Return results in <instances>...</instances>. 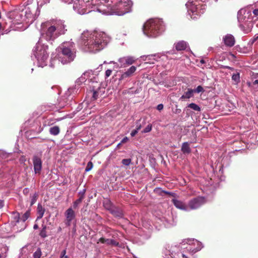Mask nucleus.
<instances>
[{"label": "nucleus", "mask_w": 258, "mask_h": 258, "mask_svg": "<svg viewBox=\"0 0 258 258\" xmlns=\"http://www.w3.org/2000/svg\"><path fill=\"white\" fill-rule=\"evenodd\" d=\"M41 37L47 41H53L65 33L64 25L61 23L46 22L41 24Z\"/></svg>", "instance_id": "f257e3e1"}, {"label": "nucleus", "mask_w": 258, "mask_h": 258, "mask_svg": "<svg viewBox=\"0 0 258 258\" xmlns=\"http://www.w3.org/2000/svg\"><path fill=\"white\" fill-rule=\"evenodd\" d=\"M59 61L62 64H68L74 60L76 57L77 49L74 42H63L57 48Z\"/></svg>", "instance_id": "f03ea898"}, {"label": "nucleus", "mask_w": 258, "mask_h": 258, "mask_svg": "<svg viewBox=\"0 0 258 258\" xmlns=\"http://www.w3.org/2000/svg\"><path fill=\"white\" fill-rule=\"evenodd\" d=\"M165 30L163 22L159 19L147 21L143 26L144 34L148 37L155 38L160 35Z\"/></svg>", "instance_id": "7ed1b4c3"}, {"label": "nucleus", "mask_w": 258, "mask_h": 258, "mask_svg": "<svg viewBox=\"0 0 258 258\" xmlns=\"http://www.w3.org/2000/svg\"><path fill=\"white\" fill-rule=\"evenodd\" d=\"M253 17L252 16V9L250 8L241 9L237 13V19L241 29L248 33L252 27Z\"/></svg>", "instance_id": "20e7f679"}, {"label": "nucleus", "mask_w": 258, "mask_h": 258, "mask_svg": "<svg viewBox=\"0 0 258 258\" xmlns=\"http://www.w3.org/2000/svg\"><path fill=\"white\" fill-rule=\"evenodd\" d=\"M83 49L85 51L96 52L103 48L105 42L100 34L94 33L83 41Z\"/></svg>", "instance_id": "39448f33"}, {"label": "nucleus", "mask_w": 258, "mask_h": 258, "mask_svg": "<svg viewBox=\"0 0 258 258\" xmlns=\"http://www.w3.org/2000/svg\"><path fill=\"white\" fill-rule=\"evenodd\" d=\"M132 5L130 0H114V15L122 16L130 12Z\"/></svg>", "instance_id": "423d86ee"}, {"label": "nucleus", "mask_w": 258, "mask_h": 258, "mask_svg": "<svg viewBox=\"0 0 258 258\" xmlns=\"http://www.w3.org/2000/svg\"><path fill=\"white\" fill-rule=\"evenodd\" d=\"M187 13L192 19H196L204 13L205 6H202L197 2H187L185 5Z\"/></svg>", "instance_id": "0eeeda50"}, {"label": "nucleus", "mask_w": 258, "mask_h": 258, "mask_svg": "<svg viewBox=\"0 0 258 258\" xmlns=\"http://www.w3.org/2000/svg\"><path fill=\"white\" fill-rule=\"evenodd\" d=\"M48 46L38 44L34 49V54L39 61L45 62L48 58L49 53L47 52Z\"/></svg>", "instance_id": "6e6552de"}, {"label": "nucleus", "mask_w": 258, "mask_h": 258, "mask_svg": "<svg viewBox=\"0 0 258 258\" xmlns=\"http://www.w3.org/2000/svg\"><path fill=\"white\" fill-rule=\"evenodd\" d=\"M183 242H185L188 244V246L185 248L189 251L191 253H195L198 251H200L203 246L202 244L196 239H186Z\"/></svg>", "instance_id": "1a4fd4ad"}, {"label": "nucleus", "mask_w": 258, "mask_h": 258, "mask_svg": "<svg viewBox=\"0 0 258 258\" xmlns=\"http://www.w3.org/2000/svg\"><path fill=\"white\" fill-rule=\"evenodd\" d=\"M205 202L204 197H198L190 200L187 206L189 210H195L204 205Z\"/></svg>", "instance_id": "9d476101"}, {"label": "nucleus", "mask_w": 258, "mask_h": 258, "mask_svg": "<svg viewBox=\"0 0 258 258\" xmlns=\"http://www.w3.org/2000/svg\"><path fill=\"white\" fill-rule=\"evenodd\" d=\"M34 171L35 174H40L42 168L41 155H34L32 158Z\"/></svg>", "instance_id": "9b49d317"}, {"label": "nucleus", "mask_w": 258, "mask_h": 258, "mask_svg": "<svg viewBox=\"0 0 258 258\" xmlns=\"http://www.w3.org/2000/svg\"><path fill=\"white\" fill-rule=\"evenodd\" d=\"M119 234H120L117 231L114 230V247L119 248L120 252H123L125 248H127L126 243L122 241V240L118 238Z\"/></svg>", "instance_id": "f8f14e48"}, {"label": "nucleus", "mask_w": 258, "mask_h": 258, "mask_svg": "<svg viewBox=\"0 0 258 258\" xmlns=\"http://www.w3.org/2000/svg\"><path fill=\"white\" fill-rule=\"evenodd\" d=\"M118 61L120 63V66L114 62V68L124 67L125 64L131 65L135 62V59L132 56H127L120 58Z\"/></svg>", "instance_id": "ddd939ff"}, {"label": "nucleus", "mask_w": 258, "mask_h": 258, "mask_svg": "<svg viewBox=\"0 0 258 258\" xmlns=\"http://www.w3.org/2000/svg\"><path fill=\"white\" fill-rule=\"evenodd\" d=\"M141 58L145 61H147V63L150 64H153L155 61H157L160 58V55L159 53L143 55L141 56Z\"/></svg>", "instance_id": "4468645a"}, {"label": "nucleus", "mask_w": 258, "mask_h": 258, "mask_svg": "<svg viewBox=\"0 0 258 258\" xmlns=\"http://www.w3.org/2000/svg\"><path fill=\"white\" fill-rule=\"evenodd\" d=\"M64 215L66 217V224L69 226L71 225V222L76 217L75 212L72 208H70L66 211Z\"/></svg>", "instance_id": "2eb2a0df"}, {"label": "nucleus", "mask_w": 258, "mask_h": 258, "mask_svg": "<svg viewBox=\"0 0 258 258\" xmlns=\"http://www.w3.org/2000/svg\"><path fill=\"white\" fill-rule=\"evenodd\" d=\"M104 92L105 89L100 87L97 88L96 90L93 89L92 90H90V93L92 94L91 101H95L98 98L101 97Z\"/></svg>", "instance_id": "dca6fc26"}, {"label": "nucleus", "mask_w": 258, "mask_h": 258, "mask_svg": "<svg viewBox=\"0 0 258 258\" xmlns=\"http://www.w3.org/2000/svg\"><path fill=\"white\" fill-rule=\"evenodd\" d=\"M223 41L225 45L229 47L233 46L235 42L234 36L230 34H227L223 37Z\"/></svg>", "instance_id": "f3484780"}, {"label": "nucleus", "mask_w": 258, "mask_h": 258, "mask_svg": "<svg viewBox=\"0 0 258 258\" xmlns=\"http://www.w3.org/2000/svg\"><path fill=\"white\" fill-rule=\"evenodd\" d=\"M172 202L176 208L184 211L189 210L188 206L185 205L182 201L173 199Z\"/></svg>", "instance_id": "a211bd4d"}, {"label": "nucleus", "mask_w": 258, "mask_h": 258, "mask_svg": "<svg viewBox=\"0 0 258 258\" xmlns=\"http://www.w3.org/2000/svg\"><path fill=\"white\" fill-rule=\"evenodd\" d=\"M137 70V68L135 66L131 67L126 71L122 74L119 80H123L125 78H129L133 76L134 73Z\"/></svg>", "instance_id": "6ab92c4d"}, {"label": "nucleus", "mask_w": 258, "mask_h": 258, "mask_svg": "<svg viewBox=\"0 0 258 258\" xmlns=\"http://www.w3.org/2000/svg\"><path fill=\"white\" fill-rule=\"evenodd\" d=\"M83 3L82 4H80L78 3H76L73 5V8L75 10H76L78 13L81 15H83L85 13H87V10L86 8H83Z\"/></svg>", "instance_id": "aec40b11"}, {"label": "nucleus", "mask_w": 258, "mask_h": 258, "mask_svg": "<svg viewBox=\"0 0 258 258\" xmlns=\"http://www.w3.org/2000/svg\"><path fill=\"white\" fill-rule=\"evenodd\" d=\"M175 248H177L176 246H172L171 247V249H169V253L168 254L170 255L173 258H180V256H181L182 257H186L185 255L181 252H175L174 249Z\"/></svg>", "instance_id": "412c9836"}, {"label": "nucleus", "mask_w": 258, "mask_h": 258, "mask_svg": "<svg viewBox=\"0 0 258 258\" xmlns=\"http://www.w3.org/2000/svg\"><path fill=\"white\" fill-rule=\"evenodd\" d=\"M176 49L178 51H181L185 50L187 47V43L184 41H180L174 44Z\"/></svg>", "instance_id": "4be33fe9"}, {"label": "nucleus", "mask_w": 258, "mask_h": 258, "mask_svg": "<svg viewBox=\"0 0 258 258\" xmlns=\"http://www.w3.org/2000/svg\"><path fill=\"white\" fill-rule=\"evenodd\" d=\"M103 206L107 210H108L111 214H113V206L111 201L108 199H105L103 200Z\"/></svg>", "instance_id": "5701e85b"}, {"label": "nucleus", "mask_w": 258, "mask_h": 258, "mask_svg": "<svg viewBox=\"0 0 258 258\" xmlns=\"http://www.w3.org/2000/svg\"><path fill=\"white\" fill-rule=\"evenodd\" d=\"M258 39V34H256L252 38H251L247 43V50L244 52H248L252 51V44Z\"/></svg>", "instance_id": "b1692460"}, {"label": "nucleus", "mask_w": 258, "mask_h": 258, "mask_svg": "<svg viewBox=\"0 0 258 258\" xmlns=\"http://www.w3.org/2000/svg\"><path fill=\"white\" fill-rule=\"evenodd\" d=\"M104 8H100L98 9L99 11H101L103 13L107 15H112L113 14V7L109 5L108 6H103Z\"/></svg>", "instance_id": "393cba45"}, {"label": "nucleus", "mask_w": 258, "mask_h": 258, "mask_svg": "<svg viewBox=\"0 0 258 258\" xmlns=\"http://www.w3.org/2000/svg\"><path fill=\"white\" fill-rule=\"evenodd\" d=\"M194 91L193 89L188 88L186 92H184V93L180 97V100H184L185 99H189L193 97L194 96Z\"/></svg>", "instance_id": "a878e982"}, {"label": "nucleus", "mask_w": 258, "mask_h": 258, "mask_svg": "<svg viewBox=\"0 0 258 258\" xmlns=\"http://www.w3.org/2000/svg\"><path fill=\"white\" fill-rule=\"evenodd\" d=\"M181 151L184 154H189L191 152V149L188 142H184L181 146Z\"/></svg>", "instance_id": "bb28decb"}, {"label": "nucleus", "mask_w": 258, "mask_h": 258, "mask_svg": "<svg viewBox=\"0 0 258 258\" xmlns=\"http://www.w3.org/2000/svg\"><path fill=\"white\" fill-rule=\"evenodd\" d=\"M45 212V209L43 208L41 205L38 204L37 206V213L38 216L37 217V219H41L44 215Z\"/></svg>", "instance_id": "cd10ccee"}, {"label": "nucleus", "mask_w": 258, "mask_h": 258, "mask_svg": "<svg viewBox=\"0 0 258 258\" xmlns=\"http://www.w3.org/2000/svg\"><path fill=\"white\" fill-rule=\"evenodd\" d=\"M50 133L54 136L57 135L60 132L59 127L58 126H54L50 128Z\"/></svg>", "instance_id": "c85d7f7f"}, {"label": "nucleus", "mask_w": 258, "mask_h": 258, "mask_svg": "<svg viewBox=\"0 0 258 258\" xmlns=\"http://www.w3.org/2000/svg\"><path fill=\"white\" fill-rule=\"evenodd\" d=\"M187 107L195 110V111H201V107L197 104L194 103H191L187 105Z\"/></svg>", "instance_id": "c756f323"}, {"label": "nucleus", "mask_w": 258, "mask_h": 258, "mask_svg": "<svg viewBox=\"0 0 258 258\" xmlns=\"http://www.w3.org/2000/svg\"><path fill=\"white\" fill-rule=\"evenodd\" d=\"M123 216L122 212L121 210L115 209L114 208V217H118V218H121Z\"/></svg>", "instance_id": "7c9ffc66"}, {"label": "nucleus", "mask_w": 258, "mask_h": 258, "mask_svg": "<svg viewBox=\"0 0 258 258\" xmlns=\"http://www.w3.org/2000/svg\"><path fill=\"white\" fill-rule=\"evenodd\" d=\"M30 213L29 211H26L21 217H20L21 221L24 222H25L30 216Z\"/></svg>", "instance_id": "2f4dec72"}, {"label": "nucleus", "mask_w": 258, "mask_h": 258, "mask_svg": "<svg viewBox=\"0 0 258 258\" xmlns=\"http://www.w3.org/2000/svg\"><path fill=\"white\" fill-rule=\"evenodd\" d=\"M42 229L41 230L39 235L41 237L45 238L47 236L46 231V226L45 225H42Z\"/></svg>", "instance_id": "473e14b6"}, {"label": "nucleus", "mask_w": 258, "mask_h": 258, "mask_svg": "<svg viewBox=\"0 0 258 258\" xmlns=\"http://www.w3.org/2000/svg\"><path fill=\"white\" fill-rule=\"evenodd\" d=\"M232 79L236 83L240 81V75L239 73L234 74L232 76Z\"/></svg>", "instance_id": "72a5a7b5"}, {"label": "nucleus", "mask_w": 258, "mask_h": 258, "mask_svg": "<svg viewBox=\"0 0 258 258\" xmlns=\"http://www.w3.org/2000/svg\"><path fill=\"white\" fill-rule=\"evenodd\" d=\"M42 253L41 249L40 248H38L36 251L33 254L34 258H40L41 256Z\"/></svg>", "instance_id": "f704fd0d"}, {"label": "nucleus", "mask_w": 258, "mask_h": 258, "mask_svg": "<svg viewBox=\"0 0 258 258\" xmlns=\"http://www.w3.org/2000/svg\"><path fill=\"white\" fill-rule=\"evenodd\" d=\"M86 190L83 189L82 191H81L78 194L79 199L78 200H80L81 202H82L83 200L85 198V194Z\"/></svg>", "instance_id": "c9c22d12"}, {"label": "nucleus", "mask_w": 258, "mask_h": 258, "mask_svg": "<svg viewBox=\"0 0 258 258\" xmlns=\"http://www.w3.org/2000/svg\"><path fill=\"white\" fill-rule=\"evenodd\" d=\"M152 129V125L149 124L142 131V133H147L150 132Z\"/></svg>", "instance_id": "e433bc0d"}, {"label": "nucleus", "mask_w": 258, "mask_h": 258, "mask_svg": "<svg viewBox=\"0 0 258 258\" xmlns=\"http://www.w3.org/2000/svg\"><path fill=\"white\" fill-rule=\"evenodd\" d=\"M38 197V195L37 193H35L32 196L31 201V206H32L35 203Z\"/></svg>", "instance_id": "4c0bfd02"}, {"label": "nucleus", "mask_w": 258, "mask_h": 258, "mask_svg": "<svg viewBox=\"0 0 258 258\" xmlns=\"http://www.w3.org/2000/svg\"><path fill=\"white\" fill-rule=\"evenodd\" d=\"M93 164L92 162L91 161H89L87 165V166L85 169V171L88 172V171L91 170L92 169V168H93Z\"/></svg>", "instance_id": "58836bf2"}, {"label": "nucleus", "mask_w": 258, "mask_h": 258, "mask_svg": "<svg viewBox=\"0 0 258 258\" xmlns=\"http://www.w3.org/2000/svg\"><path fill=\"white\" fill-rule=\"evenodd\" d=\"M91 4L93 6H95L97 5H98V3H97V1H99V0H91ZM90 0H83V3H89Z\"/></svg>", "instance_id": "ea45409f"}, {"label": "nucleus", "mask_w": 258, "mask_h": 258, "mask_svg": "<svg viewBox=\"0 0 258 258\" xmlns=\"http://www.w3.org/2000/svg\"><path fill=\"white\" fill-rule=\"evenodd\" d=\"M193 91L194 93L196 92L197 93H199L203 92L204 90L201 86H198L196 89H193Z\"/></svg>", "instance_id": "a19ab883"}, {"label": "nucleus", "mask_w": 258, "mask_h": 258, "mask_svg": "<svg viewBox=\"0 0 258 258\" xmlns=\"http://www.w3.org/2000/svg\"><path fill=\"white\" fill-rule=\"evenodd\" d=\"M131 163V159H124L122 160V163L126 166L129 165Z\"/></svg>", "instance_id": "79ce46f5"}, {"label": "nucleus", "mask_w": 258, "mask_h": 258, "mask_svg": "<svg viewBox=\"0 0 258 258\" xmlns=\"http://www.w3.org/2000/svg\"><path fill=\"white\" fill-rule=\"evenodd\" d=\"M14 214L15 215L14 219L16 220V222H19L20 221H21V218L19 213H16Z\"/></svg>", "instance_id": "37998d69"}, {"label": "nucleus", "mask_w": 258, "mask_h": 258, "mask_svg": "<svg viewBox=\"0 0 258 258\" xmlns=\"http://www.w3.org/2000/svg\"><path fill=\"white\" fill-rule=\"evenodd\" d=\"M82 202L77 199L76 201H75L73 203V207L74 209H76L78 207V206L79 205V204H80Z\"/></svg>", "instance_id": "c03bdc74"}, {"label": "nucleus", "mask_w": 258, "mask_h": 258, "mask_svg": "<svg viewBox=\"0 0 258 258\" xmlns=\"http://www.w3.org/2000/svg\"><path fill=\"white\" fill-rule=\"evenodd\" d=\"M66 249L63 250L60 253V258H68L67 255H66Z\"/></svg>", "instance_id": "a18cd8bd"}, {"label": "nucleus", "mask_w": 258, "mask_h": 258, "mask_svg": "<svg viewBox=\"0 0 258 258\" xmlns=\"http://www.w3.org/2000/svg\"><path fill=\"white\" fill-rule=\"evenodd\" d=\"M139 121H140L138 120L136 123V128L135 130H137L138 132L141 128V127H142V126H141V124L140 123Z\"/></svg>", "instance_id": "49530a36"}, {"label": "nucleus", "mask_w": 258, "mask_h": 258, "mask_svg": "<svg viewBox=\"0 0 258 258\" xmlns=\"http://www.w3.org/2000/svg\"><path fill=\"white\" fill-rule=\"evenodd\" d=\"M163 192L164 193H165V194L169 195L172 197H175L176 195L175 193L172 192H169V191H165V190H163Z\"/></svg>", "instance_id": "de8ad7c7"}, {"label": "nucleus", "mask_w": 258, "mask_h": 258, "mask_svg": "<svg viewBox=\"0 0 258 258\" xmlns=\"http://www.w3.org/2000/svg\"><path fill=\"white\" fill-rule=\"evenodd\" d=\"M252 13H253L254 16L258 17V9L252 10Z\"/></svg>", "instance_id": "09e8293b"}, {"label": "nucleus", "mask_w": 258, "mask_h": 258, "mask_svg": "<svg viewBox=\"0 0 258 258\" xmlns=\"http://www.w3.org/2000/svg\"><path fill=\"white\" fill-rule=\"evenodd\" d=\"M163 105L162 104H159L157 106V109L159 111H161L163 109Z\"/></svg>", "instance_id": "8fccbe9b"}, {"label": "nucleus", "mask_w": 258, "mask_h": 258, "mask_svg": "<svg viewBox=\"0 0 258 258\" xmlns=\"http://www.w3.org/2000/svg\"><path fill=\"white\" fill-rule=\"evenodd\" d=\"M111 73H112V70H107V71H106L105 76L108 77L111 75Z\"/></svg>", "instance_id": "3c124183"}, {"label": "nucleus", "mask_w": 258, "mask_h": 258, "mask_svg": "<svg viewBox=\"0 0 258 258\" xmlns=\"http://www.w3.org/2000/svg\"><path fill=\"white\" fill-rule=\"evenodd\" d=\"M107 241H108V239H106L105 238H100L99 239V241L101 243H104L105 242H106Z\"/></svg>", "instance_id": "603ef678"}, {"label": "nucleus", "mask_w": 258, "mask_h": 258, "mask_svg": "<svg viewBox=\"0 0 258 258\" xmlns=\"http://www.w3.org/2000/svg\"><path fill=\"white\" fill-rule=\"evenodd\" d=\"M137 130H136L135 129L133 130L132 132L131 133V136L132 137H134L137 133H138Z\"/></svg>", "instance_id": "864d4df0"}, {"label": "nucleus", "mask_w": 258, "mask_h": 258, "mask_svg": "<svg viewBox=\"0 0 258 258\" xmlns=\"http://www.w3.org/2000/svg\"><path fill=\"white\" fill-rule=\"evenodd\" d=\"M29 189L28 188H25L24 189H23V194L25 195H28V194L29 193Z\"/></svg>", "instance_id": "5fc2aeb1"}, {"label": "nucleus", "mask_w": 258, "mask_h": 258, "mask_svg": "<svg viewBox=\"0 0 258 258\" xmlns=\"http://www.w3.org/2000/svg\"><path fill=\"white\" fill-rule=\"evenodd\" d=\"M128 140V138H127V137H125L123 138L122 139V140H121V143H125V142H126Z\"/></svg>", "instance_id": "6e6d98bb"}, {"label": "nucleus", "mask_w": 258, "mask_h": 258, "mask_svg": "<svg viewBox=\"0 0 258 258\" xmlns=\"http://www.w3.org/2000/svg\"><path fill=\"white\" fill-rule=\"evenodd\" d=\"M4 206V201L0 200V209L2 208Z\"/></svg>", "instance_id": "4d7b16f0"}, {"label": "nucleus", "mask_w": 258, "mask_h": 258, "mask_svg": "<svg viewBox=\"0 0 258 258\" xmlns=\"http://www.w3.org/2000/svg\"><path fill=\"white\" fill-rule=\"evenodd\" d=\"M34 229H37L38 228V225L37 224H34L33 226Z\"/></svg>", "instance_id": "13d9d810"}, {"label": "nucleus", "mask_w": 258, "mask_h": 258, "mask_svg": "<svg viewBox=\"0 0 258 258\" xmlns=\"http://www.w3.org/2000/svg\"><path fill=\"white\" fill-rule=\"evenodd\" d=\"M253 84H258V80H255L254 82H253Z\"/></svg>", "instance_id": "bf43d9fd"}, {"label": "nucleus", "mask_w": 258, "mask_h": 258, "mask_svg": "<svg viewBox=\"0 0 258 258\" xmlns=\"http://www.w3.org/2000/svg\"><path fill=\"white\" fill-rule=\"evenodd\" d=\"M201 62L202 63H205V61H204L203 59H202V60H201Z\"/></svg>", "instance_id": "052dcab7"}, {"label": "nucleus", "mask_w": 258, "mask_h": 258, "mask_svg": "<svg viewBox=\"0 0 258 258\" xmlns=\"http://www.w3.org/2000/svg\"><path fill=\"white\" fill-rule=\"evenodd\" d=\"M121 144H122L121 142H120V143H118V144H117V148H118V147H119V146H120V145Z\"/></svg>", "instance_id": "680f3d73"}, {"label": "nucleus", "mask_w": 258, "mask_h": 258, "mask_svg": "<svg viewBox=\"0 0 258 258\" xmlns=\"http://www.w3.org/2000/svg\"><path fill=\"white\" fill-rule=\"evenodd\" d=\"M121 144H122L121 142H120V143H118V144H117V148H118V147H119V146H120V145Z\"/></svg>", "instance_id": "e2e57ef3"}, {"label": "nucleus", "mask_w": 258, "mask_h": 258, "mask_svg": "<svg viewBox=\"0 0 258 258\" xmlns=\"http://www.w3.org/2000/svg\"><path fill=\"white\" fill-rule=\"evenodd\" d=\"M181 111L180 109H177L176 112H180Z\"/></svg>", "instance_id": "0e129e2a"}, {"label": "nucleus", "mask_w": 258, "mask_h": 258, "mask_svg": "<svg viewBox=\"0 0 258 258\" xmlns=\"http://www.w3.org/2000/svg\"><path fill=\"white\" fill-rule=\"evenodd\" d=\"M0 258H3V255L1 254H0Z\"/></svg>", "instance_id": "69168bd1"}, {"label": "nucleus", "mask_w": 258, "mask_h": 258, "mask_svg": "<svg viewBox=\"0 0 258 258\" xmlns=\"http://www.w3.org/2000/svg\"><path fill=\"white\" fill-rule=\"evenodd\" d=\"M225 68H228V69H230V68L229 67H227V66L225 67Z\"/></svg>", "instance_id": "338daca9"}, {"label": "nucleus", "mask_w": 258, "mask_h": 258, "mask_svg": "<svg viewBox=\"0 0 258 258\" xmlns=\"http://www.w3.org/2000/svg\"><path fill=\"white\" fill-rule=\"evenodd\" d=\"M110 242H111V243H113V240L111 239V240H110Z\"/></svg>", "instance_id": "774afa93"}]
</instances>
